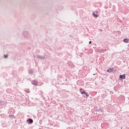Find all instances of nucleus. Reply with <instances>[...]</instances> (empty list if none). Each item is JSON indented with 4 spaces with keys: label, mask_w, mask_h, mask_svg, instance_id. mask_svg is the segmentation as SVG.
Wrapping results in <instances>:
<instances>
[{
    "label": "nucleus",
    "mask_w": 129,
    "mask_h": 129,
    "mask_svg": "<svg viewBox=\"0 0 129 129\" xmlns=\"http://www.w3.org/2000/svg\"><path fill=\"white\" fill-rule=\"evenodd\" d=\"M23 36L25 38V39H30L31 38V35L28 31H23Z\"/></svg>",
    "instance_id": "obj_1"
},
{
    "label": "nucleus",
    "mask_w": 129,
    "mask_h": 129,
    "mask_svg": "<svg viewBox=\"0 0 129 129\" xmlns=\"http://www.w3.org/2000/svg\"><path fill=\"white\" fill-rule=\"evenodd\" d=\"M37 58H38V59H41V60H44L45 57V56H42L41 55L37 54Z\"/></svg>",
    "instance_id": "obj_2"
},
{
    "label": "nucleus",
    "mask_w": 129,
    "mask_h": 129,
    "mask_svg": "<svg viewBox=\"0 0 129 129\" xmlns=\"http://www.w3.org/2000/svg\"><path fill=\"white\" fill-rule=\"evenodd\" d=\"M119 79V80H122L123 79H125V74L120 75Z\"/></svg>",
    "instance_id": "obj_3"
},
{
    "label": "nucleus",
    "mask_w": 129,
    "mask_h": 129,
    "mask_svg": "<svg viewBox=\"0 0 129 129\" xmlns=\"http://www.w3.org/2000/svg\"><path fill=\"white\" fill-rule=\"evenodd\" d=\"M31 83L33 85H34V86H38V81L36 80H33L31 82Z\"/></svg>",
    "instance_id": "obj_4"
},
{
    "label": "nucleus",
    "mask_w": 129,
    "mask_h": 129,
    "mask_svg": "<svg viewBox=\"0 0 129 129\" xmlns=\"http://www.w3.org/2000/svg\"><path fill=\"white\" fill-rule=\"evenodd\" d=\"M27 122H28V124H30L31 123H33V122H34V120H33V119L32 118H28Z\"/></svg>",
    "instance_id": "obj_5"
},
{
    "label": "nucleus",
    "mask_w": 129,
    "mask_h": 129,
    "mask_svg": "<svg viewBox=\"0 0 129 129\" xmlns=\"http://www.w3.org/2000/svg\"><path fill=\"white\" fill-rule=\"evenodd\" d=\"M8 112L10 114H13L14 113V110L10 109Z\"/></svg>",
    "instance_id": "obj_6"
},
{
    "label": "nucleus",
    "mask_w": 129,
    "mask_h": 129,
    "mask_svg": "<svg viewBox=\"0 0 129 129\" xmlns=\"http://www.w3.org/2000/svg\"><path fill=\"white\" fill-rule=\"evenodd\" d=\"M128 41L129 40L127 38H125L123 39L124 43H128Z\"/></svg>",
    "instance_id": "obj_7"
},
{
    "label": "nucleus",
    "mask_w": 129,
    "mask_h": 129,
    "mask_svg": "<svg viewBox=\"0 0 129 129\" xmlns=\"http://www.w3.org/2000/svg\"><path fill=\"white\" fill-rule=\"evenodd\" d=\"M113 70H112V69H111V68H110V69H108L107 70V72H109V73H111V72H112V71H113Z\"/></svg>",
    "instance_id": "obj_8"
},
{
    "label": "nucleus",
    "mask_w": 129,
    "mask_h": 129,
    "mask_svg": "<svg viewBox=\"0 0 129 129\" xmlns=\"http://www.w3.org/2000/svg\"><path fill=\"white\" fill-rule=\"evenodd\" d=\"M93 17H95V18H98V15H97V14H95L94 12H93Z\"/></svg>",
    "instance_id": "obj_9"
},
{
    "label": "nucleus",
    "mask_w": 129,
    "mask_h": 129,
    "mask_svg": "<svg viewBox=\"0 0 129 129\" xmlns=\"http://www.w3.org/2000/svg\"><path fill=\"white\" fill-rule=\"evenodd\" d=\"M25 92H26V93H31V91H30V90H29V89L25 90Z\"/></svg>",
    "instance_id": "obj_10"
},
{
    "label": "nucleus",
    "mask_w": 129,
    "mask_h": 129,
    "mask_svg": "<svg viewBox=\"0 0 129 129\" xmlns=\"http://www.w3.org/2000/svg\"><path fill=\"white\" fill-rule=\"evenodd\" d=\"M29 74H33L34 73V72L33 71V70H30L29 71Z\"/></svg>",
    "instance_id": "obj_11"
},
{
    "label": "nucleus",
    "mask_w": 129,
    "mask_h": 129,
    "mask_svg": "<svg viewBox=\"0 0 129 129\" xmlns=\"http://www.w3.org/2000/svg\"><path fill=\"white\" fill-rule=\"evenodd\" d=\"M101 96L102 98H105L106 95H105V94H103L101 95Z\"/></svg>",
    "instance_id": "obj_12"
},
{
    "label": "nucleus",
    "mask_w": 129,
    "mask_h": 129,
    "mask_svg": "<svg viewBox=\"0 0 129 129\" xmlns=\"http://www.w3.org/2000/svg\"><path fill=\"white\" fill-rule=\"evenodd\" d=\"M96 52H102V50H101V49H96Z\"/></svg>",
    "instance_id": "obj_13"
},
{
    "label": "nucleus",
    "mask_w": 129,
    "mask_h": 129,
    "mask_svg": "<svg viewBox=\"0 0 129 129\" xmlns=\"http://www.w3.org/2000/svg\"><path fill=\"white\" fill-rule=\"evenodd\" d=\"M99 108H98V107H95V109L96 111H99Z\"/></svg>",
    "instance_id": "obj_14"
},
{
    "label": "nucleus",
    "mask_w": 129,
    "mask_h": 129,
    "mask_svg": "<svg viewBox=\"0 0 129 129\" xmlns=\"http://www.w3.org/2000/svg\"><path fill=\"white\" fill-rule=\"evenodd\" d=\"M9 116H10L11 118H15V115H9Z\"/></svg>",
    "instance_id": "obj_15"
},
{
    "label": "nucleus",
    "mask_w": 129,
    "mask_h": 129,
    "mask_svg": "<svg viewBox=\"0 0 129 129\" xmlns=\"http://www.w3.org/2000/svg\"><path fill=\"white\" fill-rule=\"evenodd\" d=\"M4 58H7L8 57H9V55L8 54H4Z\"/></svg>",
    "instance_id": "obj_16"
},
{
    "label": "nucleus",
    "mask_w": 129,
    "mask_h": 129,
    "mask_svg": "<svg viewBox=\"0 0 129 129\" xmlns=\"http://www.w3.org/2000/svg\"><path fill=\"white\" fill-rule=\"evenodd\" d=\"M100 111L101 112H103V109H99V111Z\"/></svg>",
    "instance_id": "obj_17"
},
{
    "label": "nucleus",
    "mask_w": 129,
    "mask_h": 129,
    "mask_svg": "<svg viewBox=\"0 0 129 129\" xmlns=\"http://www.w3.org/2000/svg\"><path fill=\"white\" fill-rule=\"evenodd\" d=\"M85 95H86V96L87 97H89V94H88V93H86V94H85Z\"/></svg>",
    "instance_id": "obj_18"
},
{
    "label": "nucleus",
    "mask_w": 129,
    "mask_h": 129,
    "mask_svg": "<svg viewBox=\"0 0 129 129\" xmlns=\"http://www.w3.org/2000/svg\"><path fill=\"white\" fill-rule=\"evenodd\" d=\"M85 91H82V92H81V94H82L83 95V94H84V92Z\"/></svg>",
    "instance_id": "obj_19"
},
{
    "label": "nucleus",
    "mask_w": 129,
    "mask_h": 129,
    "mask_svg": "<svg viewBox=\"0 0 129 129\" xmlns=\"http://www.w3.org/2000/svg\"><path fill=\"white\" fill-rule=\"evenodd\" d=\"M82 90H83V89L80 88V92H81L82 91Z\"/></svg>",
    "instance_id": "obj_20"
},
{
    "label": "nucleus",
    "mask_w": 129,
    "mask_h": 129,
    "mask_svg": "<svg viewBox=\"0 0 129 129\" xmlns=\"http://www.w3.org/2000/svg\"><path fill=\"white\" fill-rule=\"evenodd\" d=\"M110 94H113V91H110Z\"/></svg>",
    "instance_id": "obj_21"
},
{
    "label": "nucleus",
    "mask_w": 129,
    "mask_h": 129,
    "mask_svg": "<svg viewBox=\"0 0 129 129\" xmlns=\"http://www.w3.org/2000/svg\"><path fill=\"white\" fill-rule=\"evenodd\" d=\"M40 94H43V91H40Z\"/></svg>",
    "instance_id": "obj_22"
},
{
    "label": "nucleus",
    "mask_w": 129,
    "mask_h": 129,
    "mask_svg": "<svg viewBox=\"0 0 129 129\" xmlns=\"http://www.w3.org/2000/svg\"><path fill=\"white\" fill-rule=\"evenodd\" d=\"M99 32H102V30L101 29H99Z\"/></svg>",
    "instance_id": "obj_23"
},
{
    "label": "nucleus",
    "mask_w": 129,
    "mask_h": 129,
    "mask_svg": "<svg viewBox=\"0 0 129 129\" xmlns=\"http://www.w3.org/2000/svg\"><path fill=\"white\" fill-rule=\"evenodd\" d=\"M91 43H92V42L91 41H90L89 42V44H91Z\"/></svg>",
    "instance_id": "obj_24"
},
{
    "label": "nucleus",
    "mask_w": 129,
    "mask_h": 129,
    "mask_svg": "<svg viewBox=\"0 0 129 129\" xmlns=\"http://www.w3.org/2000/svg\"><path fill=\"white\" fill-rule=\"evenodd\" d=\"M86 94V92L85 91L84 92V94Z\"/></svg>",
    "instance_id": "obj_25"
},
{
    "label": "nucleus",
    "mask_w": 129,
    "mask_h": 129,
    "mask_svg": "<svg viewBox=\"0 0 129 129\" xmlns=\"http://www.w3.org/2000/svg\"><path fill=\"white\" fill-rule=\"evenodd\" d=\"M84 49L87 51V48H84Z\"/></svg>",
    "instance_id": "obj_26"
},
{
    "label": "nucleus",
    "mask_w": 129,
    "mask_h": 129,
    "mask_svg": "<svg viewBox=\"0 0 129 129\" xmlns=\"http://www.w3.org/2000/svg\"><path fill=\"white\" fill-rule=\"evenodd\" d=\"M33 57H36V55H33Z\"/></svg>",
    "instance_id": "obj_27"
},
{
    "label": "nucleus",
    "mask_w": 129,
    "mask_h": 129,
    "mask_svg": "<svg viewBox=\"0 0 129 129\" xmlns=\"http://www.w3.org/2000/svg\"><path fill=\"white\" fill-rule=\"evenodd\" d=\"M96 14H98V12H96Z\"/></svg>",
    "instance_id": "obj_28"
},
{
    "label": "nucleus",
    "mask_w": 129,
    "mask_h": 129,
    "mask_svg": "<svg viewBox=\"0 0 129 129\" xmlns=\"http://www.w3.org/2000/svg\"><path fill=\"white\" fill-rule=\"evenodd\" d=\"M66 81H67V79H66Z\"/></svg>",
    "instance_id": "obj_29"
},
{
    "label": "nucleus",
    "mask_w": 129,
    "mask_h": 129,
    "mask_svg": "<svg viewBox=\"0 0 129 129\" xmlns=\"http://www.w3.org/2000/svg\"><path fill=\"white\" fill-rule=\"evenodd\" d=\"M93 75H95V74H93Z\"/></svg>",
    "instance_id": "obj_30"
},
{
    "label": "nucleus",
    "mask_w": 129,
    "mask_h": 129,
    "mask_svg": "<svg viewBox=\"0 0 129 129\" xmlns=\"http://www.w3.org/2000/svg\"><path fill=\"white\" fill-rule=\"evenodd\" d=\"M39 129H42V128H39Z\"/></svg>",
    "instance_id": "obj_31"
}]
</instances>
